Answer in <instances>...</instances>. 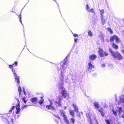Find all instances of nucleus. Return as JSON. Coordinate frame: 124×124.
Wrapping results in <instances>:
<instances>
[{
	"mask_svg": "<svg viewBox=\"0 0 124 124\" xmlns=\"http://www.w3.org/2000/svg\"><path fill=\"white\" fill-rule=\"evenodd\" d=\"M58 101H55V103L56 104H58L57 105L56 104V106H58L59 107L62 106V103L61 98L60 96H58Z\"/></svg>",
	"mask_w": 124,
	"mask_h": 124,
	"instance_id": "obj_8",
	"label": "nucleus"
},
{
	"mask_svg": "<svg viewBox=\"0 0 124 124\" xmlns=\"http://www.w3.org/2000/svg\"><path fill=\"white\" fill-rule=\"evenodd\" d=\"M15 106H13L11 108V109H12V110L14 109V108H15Z\"/></svg>",
	"mask_w": 124,
	"mask_h": 124,
	"instance_id": "obj_42",
	"label": "nucleus"
},
{
	"mask_svg": "<svg viewBox=\"0 0 124 124\" xmlns=\"http://www.w3.org/2000/svg\"><path fill=\"white\" fill-rule=\"evenodd\" d=\"M18 90L19 93V95H20V94H21V92L22 91L21 88L20 86H19L18 87Z\"/></svg>",
	"mask_w": 124,
	"mask_h": 124,
	"instance_id": "obj_23",
	"label": "nucleus"
},
{
	"mask_svg": "<svg viewBox=\"0 0 124 124\" xmlns=\"http://www.w3.org/2000/svg\"><path fill=\"white\" fill-rule=\"evenodd\" d=\"M88 11H89L91 13H94V11L93 9H91V10H90Z\"/></svg>",
	"mask_w": 124,
	"mask_h": 124,
	"instance_id": "obj_31",
	"label": "nucleus"
},
{
	"mask_svg": "<svg viewBox=\"0 0 124 124\" xmlns=\"http://www.w3.org/2000/svg\"><path fill=\"white\" fill-rule=\"evenodd\" d=\"M70 112V114L72 117H74V113L73 110H70L69 111Z\"/></svg>",
	"mask_w": 124,
	"mask_h": 124,
	"instance_id": "obj_14",
	"label": "nucleus"
},
{
	"mask_svg": "<svg viewBox=\"0 0 124 124\" xmlns=\"http://www.w3.org/2000/svg\"><path fill=\"white\" fill-rule=\"evenodd\" d=\"M55 1V0H54Z\"/></svg>",
	"mask_w": 124,
	"mask_h": 124,
	"instance_id": "obj_57",
	"label": "nucleus"
},
{
	"mask_svg": "<svg viewBox=\"0 0 124 124\" xmlns=\"http://www.w3.org/2000/svg\"><path fill=\"white\" fill-rule=\"evenodd\" d=\"M40 93L42 95H43V93Z\"/></svg>",
	"mask_w": 124,
	"mask_h": 124,
	"instance_id": "obj_54",
	"label": "nucleus"
},
{
	"mask_svg": "<svg viewBox=\"0 0 124 124\" xmlns=\"http://www.w3.org/2000/svg\"><path fill=\"white\" fill-rule=\"evenodd\" d=\"M61 85L62 86L59 87V89H65L64 87L63 86V85Z\"/></svg>",
	"mask_w": 124,
	"mask_h": 124,
	"instance_id": "obj_34",
	"label": "nucleus"
},
{
	"mask_svg": "<svg viewBox=\"0 0 124 124\" xmlns=\"http://www.w3.org/2000/svg\"><path fill=\"white\" fill-rule=\"evenodd\" d=\"M18 102L17 104L16 105V113L17 114H19L20 111L21 109L20 108V103L19 100L17 99Z\"/></svg>",
	"mask_w": 124,
	"mask_h": 124,
	"instance_id": "obj_5",
	"label": "nucleus"
},
{
	"mask_svg": "<svg viewBox=\"0 0 124 124\" xmlns=\"http://www.w3.org/2000/svg\"><path fill=\"white\" fill-rule=\"evenodd\" d=\"M11 120V122H13L14 121V119L13 118H10Z\"/></svg>",
	"mask_w": 124,
	"mask_h": 124,
	"instance_id": "obj_40",
	"label": "nucleus"
},
{
	"mask_svg": "<svg viewBox=\"0 0 124 124\" xmlns=\"http://www.w3.org/2000/svg\"><path fill=\"white\" fill-rule=\"evenodd\" d=\"M102 113H101V114L102 115V116H103L104 115H103V112H102Z\"/></svg>",
	"mask_w": 124,
	"mask_h": 124,
	"instance_id": "obj_51",
	"label": "nucleus"
},
{
	"mask_svg": "<svg viewBox=\"0 0 124 124\" xmlns=\"http://www.w3.org/2000/svg\"><path fill=\"white\" fill-rule=\"evenodd\" d=\"M51 106L49 105H47L46 106V108L48 109H51Z\"/></svg>",
	"mask_w": 124,
	"mask_h": 124,
	"instance_id": "obj_28",
	"label": "nucleus"
},
{
	"mask_svg": "<svg viewBox=\"0 0 124 124\" xmlns=\"http://www.w3.org/2000/svg\"><path fill=\"white\" fill-rule=\"evenodd\" d=\"M53 104V103L52 102V101H51L50 102V104L49 105H50V106H52Z\"/></svg>",
	"mask_w": 124,
	"mask_h": 124,
	"instance_id": "obj_45",
	"label": "nucleus"
},
{
	"mask_svg": "<svg viewBox=\"0 0 124 124\" xmlns=\"http://www.w3.org/2000/svg\"><path fill=\"white\" fill-rule=\"evenodd\" d=\"M12 105H14V103H13V104H12Z\"/></svg>",
	"mask_w": 124,
	"mask_h": 124,
	"instance_id": "obj_55",
	"label": "nucleus"
},
{
	"mask_svg": "<svg viewBox=\"0 0 124 124\" xmlns=\"http://www.w3.org/2000/svg\"><path fill=\"white\" fill-rule=\"evenodd\" d=\"M67 92L65 89L63 90L61 92V94L63 97L64 98H66L67 96Z\"/></svg>",
	"mask_w": 124,
	"mask_h": 124,
	"instance_id": "obj_9",
	"label": "nucleus"
},
{
	"mask_svg": "<svg viewBox=\"0 0 124 124\" xmlns=\"http://www.w3.org/2000/svg\"><path fill=\"white\" fill-rule=\"evenodd\" d=\"M70 56V54H68L66 57L64 58L63 60L61 62V68H62V69L64 67L65 65L67 63V61L68 58Z\"/></svg>",
	"mask_w": 124,
	"mask_h": 124,
	"instance_id": "obj_4",
	"label": "nucleus"
},
{
	"mask_svg": "<svg viewBox=\"0 0 124 124\" xmlns=\"http://www.w3.org/2000/svg\"><path fill=\"white\" fill-rule=\"evenodd\" d=\"M72 105L74 108V110L76 111L77 110H78L76 105L75 104H73Z\"/></svg>",
	"mask_w": 124,
	"mask_h": 124,
	"instance_id": "obj_25",
	"label": "nucleus"
},
{
	"mask_svg": "<svg viewBox=\"0 0 124 124\" xmlns=\"http://www.w3.org/2000/svg\"><path fill=\"white\" fill-rule=\"evenodd\" d=\"M15 64L16 66H17V62L16 61L12 65H9V67L10 69H12V71L14 74V78L15 80L17 82V83L18 84H19L20 83V77L19 76H17V74L15 72V70L13 69V66Z\"/></svg>",
	"mask_w": 124,
	"mask_h": 124,
	"instance_id": "obj_1",
	"label": "nucleus"
},
{
	"mask_svg": "<svg viewBox=\"0 0 124 124\" xmlns=\"http://www.w3.org/2000/svg\"><path fill=\"white\" fill-rule=\"evenodd\" d=\"M98 53L101 57H102L103 56V52L102 48H99Z\"/></svg>",
	"mask_w": 124,
	"mask_h": 124,
	"instance_id": "obj_11",
	"label": "nucleus"
},
{
	"mask_svg": "<svg viewBox=\"0 0 124 124\" xmlns=\"http://www.w3.org/2000/svg\"><path fill=\"white\" fill-rule=\"evenodd\" d=\"M60 113L61 115L62 116L63 118V120L65 123L66 124H70V123L68 120L67 116L65 114V112L63 110H61L60 111Z\"/></svg>",
	"mask_w": 124,
	"mask_h": 124,
	"instance_id": "obj_3",
	"label": "nucleus"
},
{
	"mask_svg": "<svg viewBox=\"0 0 124 124\" xmlns=\"http://www.w3.org/2000/svg\"><path fill=\"white\" fill-rule=\"evenodd\" d=\"M6 120L8 122V123H9V122L8 121V120L5 117H4L2 119V121H4Z\"/></svg>",
	"mask_w": 124,
	"mask_h": 124,
	"instance_id": "obj_30",
	"label": "nucleus"
},
{
	"mask_svg": "<svg viewBox=\"0 0 124 124\" xmlns=\"http://www.w3.org/2000/svg\"><path fill=\"white\" fill-rule=\"evenodd\" d=\"M55 121L56 122V123L57 124H58L59 123L58 121L57 120H55Z\"/></svg>",
	"mask_w": 124,
	"mask_h": 124,
	"instance_id": "obj_44",
	"label": "nucleus"
},
{
	"mask_svg": "<svg viewBox=\"0 0 124 124\" xmlns=\"http://www.w3.org/2000/svg\"><path fill=\"white\" fill-rule=\"evenodd\" d=\"M77 39H75L74 40V41L75 42H76L77 41Z\"/></svg>",
	"mask_w": 124,
	"mask_h": 124,
	"instance_id": "obj_49",
	"label": "nucleus"
},
{
	"mask_svg": "<svg viewBox=\"0 0 124 124\" xmlns=\"http://www.w3.org/2000/svg\"><path fill=\"white\" fill-rule=\"evenodd\" d=\"M89 69H90L93 68H94V66L90 62H89L88 63Z\"/></svg>",
	"mask_w": 124,
	"mask_h": 124,
	"instance_id": "obj_16",
	"label": "nucleus"
},
{
	"mask_svg": "<svg viewBox=\"0 0 124 124\" xmlns=\"http://www.w3.org/2000/svg\"><path fill=\"white\" fill-rule=\"evenodd\" d=\"M89 57L90 59L91 60H93L95 59L96 58L97 56L93 54L89 56Z\"/></svg>",
	"mask_w": 124,
	"mask_h": 124,
	"instance_id": "obj_12",
	"label": "nucleus"
},
{
	"mask_svg": "<svg viewBox=\"0 0 124 124\" xmlns=\"http://www.w3.org/2000/svg\"><path fill=\"white\" fill-rule=\"evenodd\" d=\"M30 105H31L30 104H29V105H23L22 106V107H21V109L22 110H23V109L25 107H26L27 106H29Z\"/></svg>",
	"mask_w": 124,
	"mask_h": 124,
	"instance_id": "obj_21",
	"label": "nucleus"
},
{
	"mask_svg": "<svg viewBox=\"0 0 124 124\" xmlns=\"http://www.w3.org/2000/svg\"><path fill=\"white\" fill-rule=\"evenodd\" d=\"M109 50L112 55L114 58H117L118 60H120L122 59V56L118 52H114L110 48H109Z\"/></svg>",
	"mask_w": 124,
	"mask_h": 124,
	"instance_id": "obj_2",
	"label": "nucleus"
},
{
	"mask_svg": "<svg viewBox=\"0 0 124 124\" xmlns=\"http://www.w3.org/2000/svg\"><path fill=\"white\" fill-rule=\"evenodd\" d=\"M88 35L90 37L92 36L93 35L92 33L90 30H89L88 31Z\"/></svg>",
	"mask_w": 124,
	"mask_h": 124,
	"instance_id": "obj_20",
	"label": "nucleus"
},
{
	"mask_svg": "<svg viewBox=\"0 0 124 124\" xmlns=\"http://www.w3.org/2000/svg\"><path fill=\"white\" fill-rule=\"evenodd\" d=\"M112 111L114 115H117L116 112V111H115L114 110H113Z\"/></svg>",
	"mask_w": 124,
	"mask_h": 124,
	"instance_id": "obj_36",
	"label": "nucleus"
},
{
	"mask_svg": "<svg viewBox=\"0 0 124 124\" xmlns=\"http://www.w3.org/2000/svg\"><path fill=\"white\" fill-rule=\"evenodd\" d=\"M12 110L11 109V108H10L9 110V113H11L12 112Z\"/></svg>",
	"mask_w": 124,
	"mask_h": 124,
	"instance_id": "obj_38",
	"label": "nucleus"
},
{
	"mask_svg": "<svg viewBox=\"0 0 124 124\" xmlns=\"http://www.w3.org/2000/svg\"><path fill=\"white\" fill-rule=\"evenodd\" d=\"M101 66L103 67H104L105 66V65L104 64H103L101 65Z\"/></svg>",
	"mask_w": 124,
	"mask_h": 124,
	"instance_id": "obj_47",
	"label": "nucleus"
},
{
	"mask_svg": "<svg viewBox=\"0 0 124 124\" xmlns=\"http://www.w3.org/2000/svg\"><path fill=\"white\" fill-rule=\"evenodd\" d=\"M94 105L95 108H98L99 107V103L97 102H95L94 103Z\"/></svg>",
	"mask_w": 124,
	"mask_h": 124,
	"instance_id": "obj_17",
	"label": "nucleus"
},
{
	"mask_svg": "<svg viewBox=\"0 0 124 124\" xmlns=\"http://www.w3.org/2000/svg\"><path fill=\"white\" fill-rule=\"evenodd\" d=\"M86 8L87 9H89V7L88 5L87 4L86 5Z\"/></svg>",
	"mask_w": 124,
	"mask_h": 124,
	"instance_id": "obj_41",
	"label": "nucleus"
},
{
	"mask_svg": "<svg viewBox=\"0 0 124 124\" xmlns=\"http://www.w3.org/2000/svg\"><path fill=\"white\" fill-rule=\"evenodd\" d=\"M98 111L99 112H100L101 113H102V110L101 109H99L98 110Z\"/></svg>",
	"mask_w": 124,
	"mask_h": 124,
	"instance_id": "obj_43",
	"label": "nucleus"
},
{
	"mask_svg": "<svg viewBox=\"0 0 124 124\" xmlns=\"http://www.w3.org/2000/svg\"><path fill=\"white\" fill-rule=\"evenodd\" d=\"M118 111L119 113V114L120 115L121 112L122 111V108L121 107H118Z\"/></svg>",
	"mask_w": 124,
	"mask_h": 124,
	"instance_id": "obj_19",
	"label": "nucleus"
},
{
	"mask_svg": "<svg viewBox=\"0 0 124 124\" xmlns=\"http://www.w3.org/2000/svg\"><path fill=\"white\" fill-rule=\"evenodd\" d=\"M104 54L105 56H107L108 55V54L106 52H104Z\"/></svg>",
	"mask_w": 124,
	"mask_h": 124,
	"instance_id": "obj_37",
	"label": "nucleus"
},
{
	"mask_svg": "<svg viewBox=\"0 0 124 124\" xmlns=\"http://www.w3.org/2000/svg\"><path fill=\"white\" fill-rule=\"evenodd\" d=\"M112 46L115 49H117L118 48V46L113 43L112 45Z\"/></svg>",
	"mask_w": 124,
	"mask_h": 124,
	"instance_id": "obj_18",
	"label": "nucleus"
},
{
	"mask_svg": "<svg viewBox=\"0 0 124 124\" xmlns=\"http://www.w3.org/2000/svg\"><path fill=\"white\" fill-rule=\"evenodd\" d=\"M23 92H24V94H25V91L24 90H23Z\"/></svg>",
	"mask_w": 124,
	"mask_h": 124,
	"instance_id": "obj_52",
	"label": "nucleus"
},
{
	"mask_svg": "<svg viewBox=\"0 0 124 124\" xmlns=\"http://www.w3.org/2000/svg\"><path fill=\"white\" fill-rule=\"evenodd\" d=\"M110 41L112 42H113L114 40H115L116 42L117 43H118L120 41L119 39L116 36H111L110 38Z\"/></svg>",
	"mask_w": 124,
	"mask_h": 124,
	"instance_id": "obj_6",
	"label": "nucleus"
},
{
	"mask_svg": "<svg viewBox=\"0 0 124 124\" xmlns=\"http://www.w3.org/2000/svg\"><path fill=\"white\" fill-rule=\"evenodd\" d=\"M108 30L112 34V33L113 32L112 30H111V28H108Z\"/></svg>",
	"mask_w": 124,
	"mask_h": 124,
	"instance_id": "obj_29",
	"label": "nucleus"
},
{
	"mask_svg": "<svg viewBox=\"0 0 124 124\" xmlns=\"http://www.w3.org/2000/svg\"><path fill=\"white\" fill-rule=\"evenodd\" d=\"M38 99L36 97L32 98L30 99V101L32 103H36L38 101Z\"/></svg>",
	"mask_w": 124,
	"mask_h": 124,
	"instance_id": "obj_10",
	"label": "nucleus"
},
{
	"mask_svg": "<svg viewBox=\"0 0 124 124\" xmlns=\"http://www.w3.org/2000/svg\"><path fill=\"white\" fill-rule=\"evenodd\" d=\"M51 109L53 110H55V108L54 106H51Z\"/></svg>",
	"mask_w": 124,
	"mask_h": 124,
	"instance_id": "obj_33",
	"label": "nucleus"
},
{
	"mask_svg": "<svg viewBox=\"0 0 124 124\" xmlns=\"http://www.w3.org/2000/svg\"><path fill=\"white\" fill-rule=\"evenodd\" d=\"M101 36H100V37L101 38H103V37L102 34L101 33Z\"/></svg>",
	"mask_w": 124,
	"mask_h": 124,
	"instance_id": "obj_46",
	"label": "nucleus"
},
{
	"mask_svg": "<svg viewBox=\"0 0 124 124\" xmlns=\"http://www.w3.org/2000/svg\"><path fill=\"white\" fill-rule=\"evenodd\" d=\"M57 117L60 120H61V118H60L59 117V116H57Z\"/></svg>",
	"mask_w": 124,
	"mask_h": 124,
	"instance_id": "obj_48",
	"label": "nucleus"
},
{
	"mask_svg": "<svg viewBox=\"0 0 124 124\" xmlns=\"http://www.w3.org/2000/svg\"><path fill=\"white\" fill-rule=\"evenodd\" d=\"M73 36L74 37H78V35L76 34H73Z\"/></svg>",
	"mask_w": 124,
	"mask_h": 124,
	"instance_id": "obj_39",
	"label": "nucleus"
},
{
	"mask_svg": "<svg viewBox=\"0 0 124 124\" xmlns=\"http://www.w3.org/2000/svg\"><path fill=\"white\" fill-rule=\"evenodd\" d=\"M65 108V109L66 108V107Z\"/></svg>",
	"mask_w": 124,
	"mask_h": 124,
	"instance_id": "obj_56",
	"label": "nucleus"
},
{
	"mask_svg": "<svg viewBox=\"0 0 124 124\" xmlns=\"http://www.w3.org/2000/svg\"><path fill=\"white\" fill-rule=\"evenodd\" d=\"M40 98H41V99L40 101H39L38 103L39 104L41 105L44 102V100L42 96L40 97Z\"/></svg>",
	"mask_w": 124,
	"mask_h": 124,
	"instance_id": "obj_15",
	"label": "nucleus"
},
{
	"mask_svg": "<svg viewBox=\"0 0 124 124\" xmlns=\"http://www.w3.org/2000/svg\"><path fill=\"white\" fill-rule=\"evenodd\" d=\"M60 78H61V82L59 83V85H64L63 79V72H61L60 75Z\"/></svg>",
	"mask_w": 124,
	"mask_h": 124,
	"instance_id": "obj_7",
	"label": "nucleus"
},
{
	"mask_svg": "<svg viewBox=\"0 0 124 124\" xmlns=\"http://www.w3.org/2000/svg\"><path fill=\"white\" fill-rule=\"evenodd\" d=\"M22 99V100L23 101L24 103L26 104L27 102V100H25V97H23Z\"/></svg>",
	"mask_w": 124,
	"mask_h": 124,
	"instance_id": "obj_24",
	"label": "nucleus"
},
{
	"mask_svg": "<svg viewBox=\"0 0 124 124\" xmlns=\"http://www.w3.org/2000/svg\"><path fill=\"white\" fill-rule=\"evenodd\" d=\"M100 11L101 12V17L102 16H103V14L104 13V10H100Z\"/></svg>",
	"mask_w": 124,
	"mask_h": 124,
	"instance_id": "obj_26",
	"label": "nucleus"
},
{
	"mask_svg": "<svg viewBox=\"0 0 124 124\" xmlns=\"http://www.w3.org/2000/svg\"><path fill=\"white\" fill-rule=\"evenodd\" d=\"M101 21L102 24H104L105 23L106 21L104 19V17L103 16H102L101 17Z\"/></svg>",
	"mask_w": 124,
	"mask_h": 124,
	"instance_id": "obj_13",
	"label": "nucleus"
},
{
	"mask_svg": "<svg viewBox=\"0 0 124 124\" xmlns=\"http://www.w3.org/2000/svg\"><path fill=\"white\" fill-rule=\"evenodd\" d=\"M36 94H40V93H36Z\"/></svg>",
	"mask_w": 124,
	"mask_h": 124,
	"instance_id": "obj_53",
	"label": "nucleus"
},
{
	"mask_svg": "<svg viewBox=\"0 0 124 124\" xmlns=\"http://www.w3.org/2000/svg\"><path fill=\"white\" fill-rule=\"evenodd\" d=\"M121 100L123 103H124V95H122L121 97Z\"/></svg>",
	"mask_w": 124,
	"mask_h": 124,
	"instance_id": "obj_22",
	"label": "nucleus"
},
{
	"mask_svg": "<svg viewBox=\"0 0 124 124\" xmlns=\"http://www.w3.org/2000/svg\"><path fill=\"white\" fill-rule=\"evenodd\" d=\"M106 121L107 124H110V122L109 120H106Z\"/></svg>",
	"mask_w": 124,
	"mask_h": 124,
	"instance_id": "obj_35",
	"label": "nucleus"
},
{
	"mask_svg": "<svg viewBox=\"0 0 124 124\" xmlns=\"http://www.w3.org/2000/svg\"><path fill=\"white\" fill-rule=\"evenodd\" d=\"M71 122L73 124H74L75 122V120L73 118H71L70 119Z\"/></svg>",
	"mask_w": 124,
	"mask_h": 124,
	"instance_id": "obj_27",
	"label": "nucleus"
},
{
	"mask_svg": "<svg viewBox=\"0 0 124 124\" xmlns=\"http://www.w3.org/2000/svg\"><path fill=\"white\" fill-rule=\"evenodd\" d=\"M19 19L20 22L22 23V22L21 21V15L19 16Z\"/></svg>",
	"mask_w": 124,
	"mask_h": 124,
	"instance_id": "obj_32",
	"label": "nucleus"
},
{
	"mask_svg": "<svg viewBox=\"0 0 124 124\" xmlns=\"http://www.w3.org/2000/svg\"><path fill=\"white\" fill-rule=\"evenodd\" d=\"M122 117L123 118H124V115H122Z\"/></svg>",
	"mask_w": 124,
	"mask_h": 124,
	"instance_id": "obj_50",
	"label": "nucleus"
}]
</instances>
